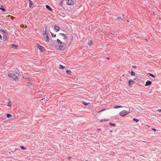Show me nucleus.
I'll return each mask as SVG.
<instances>
[{"label": "nucleus", "mask_w": 161, "mask_h": 161, "mask_svg": "<svg viewBox=\"0 0 161 161\" xmlns=\"http://www.w3.org/2000/svg\"><path fill=\"white\" fill-rule=\"evenodd\" d=\"M86 161H88V160H86Z\"/></svg>", "instance_id": "nucleus-49"}, {"label": "nucleus", "mask_w": 161, "mask_h": 161, "mask_svg": "<svg viewBox=\"0 0 161 161\" xmlns=\"http://www.w3.org/2000/svg\"><path fill=\"white\" fill-rule=\"evenodd\" d=\"M57 42L58 43L60 44H63L62 42L60 40L58 39L57 40Z\"/></svg>", "instance_id": "nucleus-17"}, {"label": "nucleus", "mask_w": 161, "mask_h": 161, "mask_svg": "<svg viewBox=\"0 0 161 161\" xmlns=\"http://www.w3.org/2000/svg\"><path fill=\"white\" fill-rule=\"evenodd\" d=\"M54 28L55 31L56 32L59 31L60 29V28L59 27V26L57 25L55 26Z\"/></svg>", "instance_id": "nucleus-11"}, {"label": "nucleus", "mask_w": 161, "mask_h": 161, "mask_svg": "<svg viewBox=\"0 0 161 161\" xmlns=\"http://www.w3.org/2000/svg\"><path fill=\"white\" fill-rule=\"evenodd\" d=\"M46 7L47 9L50 11H52V10L51 8L48 5H46Z\"/></svg>", "instance_id": "nucleus-12"}, {"label": "nucleus", "mask_w": 161, "mask_h": 161, "mask_svg": "<svg viewBox=\"0 0 161 161\" xmlns=\"http://www.w3.org/2000/svg\"><path fill=\"white\" fill-rule=\"evenodd\" d=\"M108 109V108H104V109H102V110H101L100 111H99L98 112V113H99L100 112H103L104 111H105V110H106L107 109Z\"/></svg>", "instance_id": "nucleus-31"}, {"label": "nucleus", "mask_w": 161, "mask_h": 161, "mask_svg": "<svg viewBox=\"0 0 161 161\" xmlns=\"http://www.w3.org/2000/svg\"><path fill=\"white\" fill-rule=\"evenodd\" d=\"M71 158V157H68L67 158L68 160H69V159H70Z\"/></svg>", "instance_id": "nucleus-36"}, {"label": "nucleus", "mask_w": 161, "mask_h": 161, "mask_svg": "<svg viewBox=\"0 0 161 161\" xmlns=\"http://www.w3.org/2000/svg\"><path fill=\"white\" fill-rule=\"evenodd\" d=\"M74 3V1L72 0H67L66 4L70 5H73Z\"/></svg>", "instance_id": "nucleus-5"}, {"label": "nucleus", "mask_w": 161, "mask_h": 161, "mask_svg": "<svg viewBox=\"0 0 161 161\" xmlns=\"http://www.w3.org/2000/svg\"><path fill=\"white\" fill-rule=\"evenodd\" d=\"M29 2H31V0H29Z\"/></svg>", "instance_id": "nucleus-45"}, {"label": "nucleus", "mask_w": 161, "mask_h": 161, "mask_svg": "<svg viewBox=\"0 0 161 161\" xmlns=\"http://www.w3.org/2000/svg\"><path fill=\"white\" fill-rule=\"evenodd\" d=\"M2 38L1 35L0 34V40H2Z\"/></svg>", "instance_id": "nucleus-39"}, {"label": "nucleus", "mask_w": 161, "mask_h": 161, "mask_svg": "<svg viewBox=\"0 0 161 161\" xmlns=\"http://www.w3.org/2000/svg\"><path fill=\"white\" fill-rule=\"evenodd\" d=\"M47 25L45 24L44 25V27L43 29L42 34L44 38H45V34H46L47 31Z\"/></svg>", "instance_id": "nucleus-1"}, {"label": "nucleus", "mask_w": 161, "mask_h": 161, "mask_svg": "<svg viewBox=\"0 0 161 161\" xmlns=\"http://www.w3.org/2000/svg\"><path fill=\"white\" fill-rule=\"evenodd\" d=\"M51 34L52 37H55L56 36V35L55 34H53L52 32H50Z\"/></svg>", "instance_id": "nucleus-32"}, {"label": "nucleus", "mask_w": 161, "mask_h": 161, "mask_svg": "<svg viewBox=\"0 0 161 161\" xmlns=\"http://www.w3.org/2000/svg\"><path fill=\"white\" fill-rule=\"evenodd\" d=\"M152 129H153V130H154L155 131H156V129L155 128H152Z\"/></svg>", "instance_id": "nucleus-41"}, {"label": "nucleus", "mask_w": 161, "mask_h": 161, "mask_svg": "<svg viewBox=\"0 0 161 161\" xmlns=\"http://www.w3.org/2000/svg\"><path fill=\"white\" fill-rule=\"evenodd\" d=\"M0 9L3 12H5L6 10L4 8V7L3 6H2L0 8Z\"/></svg>", "instance_id": "nucleus-19"}, {"label": "nucleus", "mask_w": 161, "mask_h": 161, "mask_svg": "<svg viewBox=\"0 0 161 161\" xmlns=\"http://www.w3.org/2000/svg\"><path fill=\"white\" fill-rule=\"evenodd\" d=\"M38 45V47L40 51L42 52H43L45 50L44 47L41 45Z\"/></svg>", "instance_id": "nucleus-7"}, {"label": "nucleus", "mask_w": 161, "mask_h": 161, "mask_svg": "<svg viewBox=\"0 0 161 161\" xmlns=\"http://www.w3.org/2000/svg\"><path fill=\"white\" fill-rule=\"evenodd\" d=\"M87 43L88 45H89V46H90L92 44V42L91 40L89 41Z\"/></svg>", "instance_id": "nucleus-21"}, {"label": "nucleus", "mask_w": 161, "mask_h": 161, "mask_svg": "<svg viewBox=\"0 0 161 161\" xmlns=\"http://www.w3.org/2000/svg\"><path fill=\"white\" fill-rule=\"evenodd\" d=\"M20 148L22 150H25L26 149V148L24 146H20Z\"/></svg>", "instance_id": "nucleus-25"}, {"label": "nucleus", "mask_w": 161, "mask_h": 161, "mask_svg": "<svg viewBox=\"0 0 161 161\" xmlns=\"http://www.w3.org/2000/svg\"><path fill=\"white\" fill-rule=\"evenodd\" d=\"M122 106L120 105H116L114 107V108H122Z\"/></svg>", "instance_id": "nucleus-18"}, {"label": "nucleus", "mask_w": 161, "mask_h": 161, "mask_svg": "<svg viewBox=\"0 0 161 161\" xmlns=\"http://www.w3.org/2000/svg\"><path fill=\"white\" fill-rule=\"evenodd\" d=\"M45 41L47 42H49V38L48 36V34L47 33L46 34H45Z\"/></svg>", "instance_id": "nucleus-9"}, {"label": "nucleus", "mask_w": 161, "mask_h": 161, "mask_svg": "<svg viewBox=\"0 0 161 161\" xmlns=\"http://www.w3.org/2000/svg\"><path fill=\"white\" fill-rule=\"evenodd\" d=\"M33 5V3H32V1L31 2H29V6L30 8L32 7V6Z\"/></svg>", "instance_id": "nucleus-22"}, {"label": "nucleus", "mask_w": 161, "mask_h": 161, "mask_svg": "<svg viewBox=\"0 0 161 161\" xmlns=\"http://www.w3.org/2000/svg\"><path fill=\"white\" fill-rule=\"evenodd\" d=\"M129 112L123 110L119 112V114L122 117H124L125 116L129 114Z\"/></svg>", "instance_id": "nucleus-2"}, {"label": "nucleus", "mask_w": 161, "mask_h": 161, "mask_svg": "<svg viewBox=\"0 0 161 161\" xmlns=\"http://www.w3.org/2000/svg\"><path fill=\"white\" fill-rule=\"evenodd\" d=\"M125 16L124 14H122V15L117 18L116 19V20H119V19L121 20H123L124 19Z\"/></svg>", "instance_id": "nucleus-10"}, {"label": "nucleus", "mask_w": 161, "mask_h": 161, "mask_svg": "<svg viewBox=\"0 0 161 161\" xmlns=\"http://www.w3.org/2000/svg\"><path fill=\"white\" fill-rule=\"evenodd\" d=\"M107 59H109V58L108 57H107Z\"/></svg>", "instance_id": "nucleus-44"}, {"label": "nucleus", "mask_w": 161, "mask_h": 161, "mask_svg": "<svg viewBox=\"0 0 161 161\" xmlns=\"http://www.w3.org/2000/svg\"><path fill=\"white\" fill-rule=\"evenodd\" d=\"M56 48L58 50H63L65 49V47L63 46L57 45L56 46Z\"/></svg>", "instance_id": "nucleus-4"}, {"label": "nucleus", "mask_w": 161, "mask_h": 161, "mask_svg": "<svg viewBox=\"0 0 161 161\" xmlns=\"http://www.w3.org/2000/svg\"><path fill=\"white\" fill-rule=\"evenodd\" d=\"M110 131L111 132H112V130H110Z\"/></svg>", "instance_id": "nucleus-47"}, {"label": "nucleus", "mask_w": 161, "mask_h": 161, "mask_svg": "<svg viewBox=\"0 0 161 161\" xmlns=\"http://www.w3.org/2000/svg\"><path fill=\"white\" fill-rule=\"evenodd\" d=\"M59 4L61 6L62 5V1L61 2H60L59 3Z\"/></svg>", "instance_id": "nucleus-38"}, {"label": "nucleus", "mask_w": 161, "mask_h": 161, "mask_svg": "<svg viewBox=\"0 0 161 161\" xmlns=\"http://www.w3.org/2000/svg\"><path fill=\"white\" fill-rule=\"evenodd\" d=\"M82 103L83 104H84V105H88L89 104V103H86V102L84 101H82Z\"/></svg>", "instance_id": "nucleus-27"}, {"label": "nucleus", "mask_w": 161, "mask_h": 161, "mask_svg": "<svg viewBox=\"0 0 161 161\" xmlns=\"http://www.w3.org/2000/svg\"><path fill=\"white\" fill-rule=\"evenodd\" d=\"M18 46L17 45H15L14 44H12V47L15 49L17 48L18 47Z\"/></svg>", "instance_id": "nucleus-14"}, {"label": "nucleus", "mask_w": 161, "mask_h": 161, "mask_svg": "<svg viewBox=\"0 0 161 161\" xmlns=\"http://www.w3.org/2000/svg\"><path fill=\"white\" fill-rule=\"evenodd\" d=\"M6 116L7 118H10L12 117V115L10 114H7Z\"/></svg>", "instance_id": "nucleus-23"}, {"label": "nucleus", "mask_w": 161, "mask_h": 161, "mask_svg": "<svg viewBox=\"0 0 161 161\" xmlns=\"http://www.w3.org/2000/svg\"><path fill=\"white\" fill-rule=\"evenodd\" d=\"M65 71L66 73L68 75L70 74L71 73V71L70 70H67L66 69Z\"/></svg>", "instance_id": "nucleus-16"}, {"label": "nucleus", "mask_w": 161, "mask_h": 161, "mask_svg": "<svg viewBox=\"0 0 161 161\" xmlns=\"http://www.w3.org/2000/svg\"><path fill=\"white\" fill-rule=\"evenodd\" d=\"M109 124L110 125H112V126H115L116 125L115 124H114V123H109Z\"/></svg>", "instance_id": "nucleus-34"}, {"label": "nucleus", "mask_w": 161, "mask_h": 161, "mask_svg": "<svg viewBox=\"0 0 161 161\" xmlns=\"http://www.w3.org/2000/svg\"><path fill=\"white\" fill-rule=\"evenodd\" d=\"M157 111L158 112H161V109H158Z\"/></svg>", "instance_id": "nucleus-37"}, {"label": "nucleus", "mask_w": 161, "mask_h": 161, "mask_svg": "<svg viewBox=\"0 0 161 161\" xmlns=\"http://www.w3.org/2000/svg\"><path fill=\"white\" fill-rule=\"evenodd\" d=\"M132 67L134 68H136V66H135V65H133V66H132Z\"/></svg>", "instance_id": "nucleus-40"}, {"label": "nucleus", "mask_w": 161, "mask_h": 161, "mask_svg": "<svg viewBox=\"0 0 161 161\" xmlns=\"http://www.w3.org/2000/svg\"><path fill=\"white\" fill-rule=\"evenodd\" d=\"M145 40H146V41L147 42V39H145Z\"/></svg>", "instance_id": "nucleus-46"}, {"label": "nucleus", "mask_w": 161, "mask_h": 161, "mask_svg": "<svg viewBox=\"0 0 161 161\" xmlns=\"http://www.w3.org/2000/svg\"><path fill=\"white\" fill-rule=\"evenodd\" d=\"M16 74L18 75L19 74V70L17 69L16 70Z\"/></svg>", "instance_id": "nucleus-35"}, {"label": "nucleus", "mask_w": 161, "mask_h": 161, "mask_svg": "<svg viewBox=\"0 0 161 161\" xmlns=\"http://www.w3.org/2000/svg\"><path fill=\"white\" fill-rule=\"evenodd\" d=\"M0 31H2L3 33H4L6 32L3 29L1 28H0Z\"/></svg>", "instance_id": "nucleus-28"}, {"label": "nucleus", "mask_w": 161, "mask_h": 161, "mask_svg": "<svg viewBox=\"0 0 161 161\" xmlns=\"http://www.w3.org/2000/svg\"><path fill=\"white\" fill-rule=\"evenodd\" d=\"M59 68L60 69H63L65 68V67L62 65H60L59 66Z\"/></svg>", "instance_id": "nucleus-20"}, {"label": "nucleus", "mask_w": 161, "mask_h": 161, "mask_svg": "<svg viewBox=\"0 0 161 161\" xmlns=\"http://www.w3.org/2000/svg\"><path fill=\"white\" fill-rule=\"evenodd\" d=\"M97 130L98 131V130H101V129H99V128H97Z\"/></svg>", "instance_id": "nucleus-42"}, {"label": "nucleus", "mask_w": 161, "mask_h": 161, "mask_svg": "<svg viewBox=\"0 0 161 161\" xmlns=\"http://www.w3.org/2000/svg\"><path fill=\"white\" fill-rule=\"evenodd\" d=\"M133 120L134 121H135V122H139V120L137 119H136L135 118H134L133 119Z\"/></svg>", "instance_id": "nucleus-29"}, {"label": "nucleus", "mask_w": 161, "mask_h": 161, "mask_svg": "<svg viewBox=\"0 0 161 161\" xmlns=\"http://www.w3.org/2000/svg\"><path fill=\"white\" fill-rule=\"evenodd\" d=\"M134 81H133V80H129L128 84L130 86L131 83H134Z\"/></svg>", "instance_id": "nucleus-13"}, {"label": "nucleus", "mask_w": 161, "mask_h": 161, "mask_svg": "<svg viewBox=\"0 0 161 161\" xmlns=\"http://www.w3.org/2000/svg\"><path fill=\"white\" fill-rule=\"evenodd\" d=\"M127 22H129V21L128 20H127Z\"/></svg>", "instance_id": "nucleus-48"}, {"label": "nucleus", "mask_w": 161, "mask_h": 161, "mask_svg": "<svg viewBox=\"0 0 161 161\" xmlns=\"http://www.w3.org/2000/svg\"><path fill=\"white\" fill-rule=\"evenodd\" d=\"M130 73H131V75H132V76H134L135 75V73H134V72L132 71H131L130 72Z\"/></svg>", "instance_id": "nucleus-33"}, {"label": "nucleus", "mask_w": 161, "mask_h": 161, "mask_svg": "<svg viewBox=\"0 0 161 161\" xmlns=\"http://www.w3.org/2000/svg\"><path fill=\"white\" fill-rule=\"evenodd\" d=\"M152 84V82L151 81L149 80H147L145 85V86H147L150 85H151Z\"/></svg>", "instance_id": "nucleus-8"}, {"label": "nucleus", "mask_w": 161, "mask_h": 161, "mask_svg": "<svg viewBox=\"0 0 161 161\" xmlns=\"http://www.w3.org/2000/svg\"><path fill=\"white\" fill-rule=\"evenodd\" d=\"M11 102L10 101V100H9V101H8V106H11Z\"/></svg>", "instance_id": "nucleus-26"}, {"label": "nucleus", "mask_w": 161, "mask_h": 161, "mask_svg": "<svg viewBox=\"0 0 161 161\" xmlns=\"http://www.w3.org/2000/svg\"><path fill=\"white\" fill-rule=\"evenodd\" d=\"M31 84V83L30 82L28 83L29 85H30V84Z\"/></svg>", "instance_id": "nucleus-43"}, {"label": "nucleus", "mask_w": 161, "mask_h": 161, "mask_svg": "<svg viewBox=\"0 0 161 161\" xmlns=\"http://www.w3.org/2000/svg\"><path fill=\"white\" fill-rule=\"evenodd\" d=\"M148 74L149 76H151L152 77H153V78L155 77V76L152 74H151L150 73H148Z\"/></svg>", "instance_id": "nucleus-24"}, {"label": "nucleus", "mask_w": 161, "mask_h": 161, "mask_svg": "<svg viewBox=\"0 0 161 161\" xmlns=\"http://www.w3.org/2000/svg\"><path fill=\"white\" fill-rule=\"evenodd\" d=\"M8 76L12 78L14 80H16L17 79H18L17 77V76L15 75V74H11V73H8Z\"/></svg>", "instance_id": "nucleus-3"}, {"label": "nucleus", "mask_w": 161, "mask_h": 161, "mask_svg": "<svg viewBox=\"0 0 161 161\" xmlns=\"http://www.w3.org/2000/svg\"><path fill=\"white\" fill-rule=\"evenodd\" d=\"M60 35L64 36V40L66 39L67 38V36L64 33H60Z\"/></svg>", "instance_id": "nucleus-15"}, {"label": "nucleus", "mask_w": 161, "mask_h": 161, "mask_svg": "<svg viewBox=\"0 0 161 161\" xmlns=\"http://www.w3.org/2000/svg\"><path fill=\"white\" fill-rule=\"evenodd\" d=\"M3 41L5 42L7 39V35L8 34V33L7 32H6L4 33H3Z\"/></svg>", "instance_id": "nucleus-6"}, {"label": "nucleus", "mask_w": 161, "mask_h": 161, "mask_svg": "<svg viewBox=\"0 0 161 161\" xmlns=\"http://www.w3.org/2000/svg\"><path fill=\"white\" fill-rule=\"evenodd\" d=\"M108 120V119H101V120H100V122H104V121H107Z\"/></svg>", "instance_id": "nucleus-30"}]
</instances>
